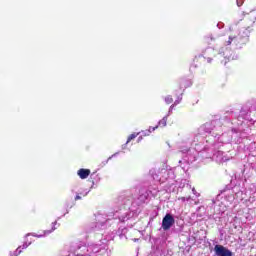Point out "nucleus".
Segmentation results:
<instances>
[{
    "mask_svg": "<svg viewBox=\"0 0 256 256\" xmlns=\"http://www.w3.org/2000/svg\"><path fill=\"white\" fill-rule=\"evenodd\" d=\"M175 225V218L171 214H166L162 220V229L164 231H169L172 226Z\"/></svg>",
    "mask_w": 256,
    "mask_h": 256,
    "instance_id": "nucleus-1",
    "label": "nucleus"
},
{
    "mask_svg": "<svg viewBox=\"0 0 256 256\" xmlns=\"http://www.w3.org/2000/svg\"><path fill=\"white\" fill-rule=\"evenodd\" d=\"M245 45V38L238 36L230 35L228 41L224 42V45L228 47L229 45Z\"/></svg>",
    "mask_w": 256,
    "mask_h": 256,
    "instance_id": "nucleus-2",
    "label": "nucleus"
},
{
    "mask_svg": "<svg viewBox=\"0 0 256 256\" xmlns=\"http://www.w3.org/2000/svg\"><path fill=\"white\" fill-rule=\"evenodd\" d=\"M215 255L217 256H233V252L231 250L227 249L223 245H215L214 247Z\"/></svg>",
    "mask_w": 256,
    "mask_h": 256,
    "instance_id": "nucleus-3",
    "label": "nucleus"
},
{
    "mask_svg": "<svg viewBox=\"0 0 256 256\" xmlns=\"http://www.w3.org/2000/svg\"><path fill=\"white\" fill-rule=\"evenodd\" d=\"M241 26L243 27V29H251V27H253V24L255 23V20H249V16H245L242 20H241Z\"/></svg>",
    "mask_w": 256,
    "mask_h": 256,
    "instance_id": "nucleus-4",
    "label": "nucleus"
},
{
    "mask_svg": "<svg viewBox=\"0 0 256 256\" xmlns=\"http://www.w3.org/2000/svg\"><path fill=\"white\" fill-rule=\"evenodd\" d=\"M77 175H78V177H80V179H87V177H89L91 175V170L81 168L77 171Z\"/></svg>",
    "mask_w": 256,
    "mask_h": 256,
    "instance_id": "nucleus-5",
    "label": "nucleus"
},
{
    "mask_svg": "<svg viewBox=\"0 0 256 256\" xmlns=\"http://www.w3.org/2000/svg\"><path fill=\"white\" fill-rule=\"evenodd\" d=\"M57 221H54V222H52L51 223V228L49 229H46L45 231H44V233H46L47 235H49V233H53V231H55V229H57Z\"/></svg>",
    "mask_w": 256,
    "mask_h": 256,
    "instance_id": "nucleus-6",
    "label": "nucleus"
},
{
    "mask_svg": "<svg viewBox=\"0 0 256 256\" xmlns=\"http://www.w3.org/2000/svg\"><path fill=\"white\" fill-rule=\"evenodd\" d=\"M29 245H31V242H26V243H24L22 246H19L18 248H17V253L19 254V253H21V249H27V247L29 246Z\"/></svg>",
    "mask_w": 256,
    "mask_h": 256,
    "instance_id": "nucleus-7",
    "label": "nucleus"
},
{
    "mask_svg": "<svg viewBox=\"0 0 256 256\" xmlns=\"http://www.w3.org/2000/svg\"><path fill=\"white\" fill-rule=\"evenodd\" d=\"M158 127H167V119L165 117L158 122Z\"/></svg>",
    "mask_w": 256,
    "mask_h": 256,
    "instance_id": "nucleus-8",
    "label": "nucleus"
},
{
    "mask_svg": "<svg viewBox=\"0 0 256 256\" xmlns=\"http://www.w3.org/2000/svg\"><path fill=\"white\" fill-rule=\"evenodd\" d=\"M164 101H165L166 105H171V103H173V96H171V95L166 96Z\"/></svg>",
    "mask_w": 256,
    "mask_h": 256,
    "instance_id": "nucleus-9",
    "label": "nucleus"
},
{
    "mask_svg": "<svg viewBox=\"0 0 256 256\" xmlns=\"http://www.w3.org/2000/svg\"><path fill=\"white\" fill-rule=\"evenodd\" d=\"M137 135H139V133H133V134L129 135L126 143H131V141H133V139H136Z\"/></svg>",
    "mask_w": 256,
    "mask_h": 256,
    "instance_id": "nucleus-10",
    "label": "nucleus"
},
{
    "mask_svg": "<svg viewBox=\"0 0 256 256\" xmlns=\"http://www.w3.org/2000/svg\"><path fill=\"white\" fill-rule=\"evenodd\" d=\"M155 129H159V126L150 127L149 132L151 133V132L155 131Z\"/></svg>",
    "mask_w": 256,
    "mask_h": 256,
    "instance_id": "nucleus-11",
    "label": "nucleus"
},
{
    "mask_svg": "<svg viewBox=\"0 0 256 256\" xmlns=\"http://www.w3.org/2000/svg\"><path fill=\"white\" fill-rule=\"evenodd\" d=\"M79 200H81V195L77 194L75 197V201H79Z\"/></svg>",
    "mask_w": 256,
    "mask_h": 256,
    "instance_id": "nucleus-12",
    "label": "nucleus"
},
{
    "mask_svg": "<svg viewBox=\"0 0 256 256\" xmlns=\"http://www.w3.org/2000/svg\"><path fill=\"white\" fill-rule=\"evenodd\" d=\"M140 141H143V137L142 136L138 137V143H140Z\"/></svg>",
    "mask_w": 256,
    "mask_h": 256,
    "instance_id": "nucleus-13",
    "label": "nucleus"
},
{
    "mask_svg": "<svg viewBox=\"0 0 256 256\" xmlns=\"http://www.w3.org/2000/svg\"><path fill=\"white\" fill-rule=\"evenodd\" d=\"M82 197H87V194H82Z\"/></svg>",
    "mask_w": 256,
    "mask_h": 256,
    "instance_id": "nucleus-14",
    "label": "nucleus"
}]
</instances>
